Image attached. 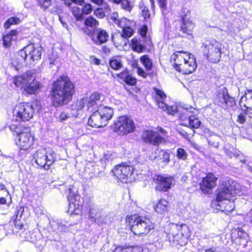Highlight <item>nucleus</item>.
I'll list each match as a JSON object with an SVG mask.
<instances>
[{"mask_svg": "<svg viewBox=\"0 0 252 252\" xmlns=\"http://www.w3.org/2000/svg\"><path fill=\"white\" fill-rule=\"evenodd\" d=\"M74 85L66 75L60 76L52 84L51 95L53 104L59 107L69 102L74 94Z\"/></svg>", "mask_w": 252, "mask_h": 252, "instance_id": "nucleus-1", "label": "nucleus"}, {"mask_svg": "<svg viewBox=\"0 0 252 252\" xmlns=\"http://www.w3.org/2000/svg\"><path fill=\"white\" fill-rule=\"evenodd\" d=\"M171 60L174 61L173 66L175 69L183 74L191 73L197 67L194 55L183 51L175 52L171 56Z\"/></svg>", "mask_w": 252, "mask_h": 252, "instance_id": "nucleus-2", "label": "nucleus"}, {"mask_svg": "<svg viewBox=\"0 0 252 252\" xmlns=\"http://www.w3.org/2000/svg\"><path fill=\"white\" fill-rule=\"evenodd\" d=\"M166 238L172 246L182 245V243L190 236L189 227L185 224L171 223L168 225L166 231Z\"/></svg>", "mask_w": 252, "mask_h": 252, "instance_id": "nucleus-3", "label": "nucleus"}, {"mask_svg": "<svg viewBox=\"0 0 252 252\" xmlns=\"http://www.w3.org/2000/svg\"><path fill=\"white\" fill-rule=\"evenodd\" d=\"M131 231L136 235H147L155 228V225L147 217L131 215L128 218Z\"/></svg>", "mask_w": 252, "mask_h": 252, "instance_id": "nucleus-4", "label": "nucleus"}, {"mask_svg": "<svg viewBox=\"0 0 252 252\" xmlns=\"http://www.w3.org/2000/svg\"><path fill=\"white\" fill-rule=\"evenodd\" d=\"M113 114L114 111L111 107H99L90 116L88 124L94 127L105 126L107 125L108 122L112 119Z\"/></svg>", "mask_w": 252, "mask_h": 252, "instance_id": "nucleus-5", "label": "nucleus"}, {"mask_svg": "<svg viewBox=\"0 0 252 252\" xmlns=\"http://www.w3.org/2000/svg\"><path fill=\"white\" fill-rule=\"evenodd\" d=\"M33 157L35 163L39 167L48 170L56 161L57 154L52 149L45 148L37 150L33 154Z\"/></svg>", "mask_w": 252, "mask_h": 252, "instance_id": "nucleus-6", "label": "nucleus"}, {"mask_svg": "<svg viewBox=\"0 0 252 252\" xmlns=\"http://www.w3.org/2000/svg\"><path fill=\"white\" fill-rule=\"evenodd\" d=\"M112 128L118 135H126L135 131L136 127L131 118L127 116H121L115 121Z\"/></svg>", "mask_w": 252, "mask_h": 252, "instance_id": "nucleus-7", "label": "nucleus"}, {"mask_svg": "<svg viewBox=\"0 0 252 252\" xmlns=\"http://www.w3.org/2000/svg\"><path fill=\"white\" fill-rule=\"evenodd\" d=\"M221 44L216 40L206 41L202 46L203 54L212 63H218L221 55Z\"/></svg>", "mask_w": 252, "mask_h": 252, "instance_id": "nucleus-8", "label": "nucleus"}, {"mask_svg": "<svg viewBox=\"0 0 252 252\" xmlns=\"http://www.w3.org/2000/svg\"><path fill=\"white\" fill-rule=\"evenodd\" d=\"M239 187L238 184L232 182L229 186L218 189L216 199L212 202V207H215L223 202L232 199V196L240 193Z\"/></svg>", "mask_w": 252, "mask_h": 252, "instance_id": "nucleus-9", "label": "nucleus"}, {"mask_svg": "<svg viewBox=\"0 0 252 252\" xmlns=\"http://www.w3.org/2000/svg\"><path fill=\"white\" fill-rule=\"evenodd\" d=\"M41 47L35 48L33 44H31L19 51L18 60L21 62L29 61V63H32L41 58Z\"/></svg>", "mask_w": 252, "mask_h": 252, "instance_id": "nucleus-10", "label": "nucleus"}, {"mask_svg": "<svg viewBox=\"0 0 252 252\" xmlns=\"http://www.w3.org/2000/svg\"><path fill=\"white\" fill-rule=\"evenodd\" d=\"M68 199L69 202L68 212L71 215H78L81 212L82 204L81 197L78 194V190L74 186L68 189Z\"/></svg>", "mask_w": 252, "mask_h": 252, "instance_id": "nucleus-11", "label": "nucleus"}, {"mask_svg": "<svg viewBox=\"0 0 252 252\" xmlns=\"http://www.w3.org/2000/svg\"><path fill=\"white\" fill-rule=\"evenodd\" d=\"M153 181L157 184L156 189L164 192L167 191L175 184L174 178L167 175H155Z\"/></svg>", "mask_w": 252, "mask_h": 252, "instance_id": "nucleus-12", "label": "nucleus"}, {"mask_svg": "<svg viewBox=\"0 0 252 252\" xmlns=\"http://www.w3.org/2000/svg\"><path fill=\"white\" fill-rule=\"evenodd\" d=\"M83 31L96 45H100L106 43L109 39L108 32L105 30L101 28L95 29L94 31H91L88 28H85Z\"/></svg>", "mask_w": 252, "mask_h": 252, "instance_id": "nucleus-13", "label": "nucleus"}, {"mask_svg": "<svg viewBox=\"0 0 252 252\" xmlns=\"http://www.w3.org/2000/svg\"><path fill=\"white\" fill-rule=\"evenodd\" d=\"M13 114L23 121H29L33 116V108L29 104L20 103L15 108Z\"/></svg>", "mask_w": 252, "mask_h": 252, "instance_id": "nucleus-14", "label": "nucleus"}, {"mask_svg": "<svg viewBox=\"0 0 252 252\" xmlns=\"http://www.w3.org/2000/svg\"><path fill=\"white\" fill-rule=\"evenodd\" d=\"M114 175L122 182H127L128 178H131L134 172V168L126 163L116 165L112 170Z\"/></svg>", "mask_w": 252, "mask_h": 252, "instance_id": "nucleus-15", "label": "nucleus"}, {"mask_svg": "<svg viewBox=\"0 0 252 252\" xmlns=\"http://www.w3.org/2000/svg\"><path fill=\"white\" fill-rule=\"evenodd\" d=\"M18 141L16 144L21 150L29 149L33 143V137L32 136L30 127L23 129V131L17 136Z\"/></svg>", "mask_w": 252, "mask_h": 252, "instance_id": "nucleus-16", "label": "nucleus"}, {"mask_svg": "<svg viewBox=\"0 0 252 252\" xmlns=\"http://www.w3.org/2000/svg\"><path fill=\"white\" fill-rule=\"evenodd\" d=\"M141 138L145 143L154 146H158L165 142V139L163 137L153 130H144Z\"/></svg>", "mask_w": 252, "mask_h": 252, "instance_id": "nucleus-17", "label": "nucleus"}, {"mask_svg": "<svg viewBox=\"0 0 252 252\" xmlns=\"http://www.w3.org/2000/svg\"><path fill=\"white\" fill-rule=\"evenodd\" d=\"M216 99L221 105H224L226 107H231L235 104L234 98L229 96L225 87H223L219 90Z\"/></svg>", "mask_w": 252, "mask_h": 252, "instance_id": "nucleus-18", "label": "nucleus"}, {"mask_svg": "<svg viewBox=\"0 0 252 252\" xmlns=\"http://www.w3.org/2000/svg\"><path fill=\"white\" fill-rule=\"evenodd\" d=\"M33 75V71L32 70V73L30 77L31 78L30 79L26 81L25 85L21 87V88L23 89L24 92L27 94H35L40 89V84L38 81L34 78Z\"/></svg>", "mask_w": 252, "mask_h": 252, "instance_id": "nucleus-19", "label": "nucleus"}, {"mask_svg": "<svg viewBox=\"0 0 252 252\" xmlns=\"http://www.w3.org/2000/svg\"><path fill=\"white\" fill-rule=\"evenodd\" d=\"M241 109L252 114V90H247L239 101Z\"/></svg>", "mask_w": 252, "mask_h": 252, "instance_id": "nucleus-20", "label": "nucleus"}, {"mask_svg": "<svg viewBox=\"0 0 252 252\" xmlns=\"http://www.w3.org/2000/svg\"><path fill=\"white\" fill-rule=\"evenodd\" d=\"M217 178L212 174L209 173L206 177L202 179L200 183V188L205 193H209V191L216 186Z\"/></svg>", "mask_w": 252, "mask_h": 252, "instance_id": "nucleus-21", "label": "nucleus"}, {"mask_svg": "<svg viewBox=\"0 0 252 252\" xmlns=\"http://www.w3.org/2000/svg\"><path fill=\"white\" fill-rule=\"evenodd\" d=\"M103 98V96L100 94L94 93L92 94L89 98L87 99L88 110L91 112L98 108L97 106L100 103L101 98Z\"/></svg>", "mask_w": 252, "mask_h": 252, "instance_id": "nucleus-22", "label": "nucleus"}, {"mask_svg": "<svg viewBox=\"0 0 252 252\" xmlns=\"http://www.w3.org/2000/svg\"><path fill=\"white\" fill-rule=\"evenodd\" d=\"M87 100V99L83 98L80 100H77L70 105V111L73 116L78 117L82 114L83 108Z\"/></svg>", "mask_w": 252, "mask_h": 252, "instance_id": "nucleus-23", "label": "nucleus"}, {"mask_svg": "<svg viewBox=\"0 0 252 252\" xmlns=\"http://www.w3.org/2000/svg\"><path fill=\"white\" fill-rule=\"evenodd\" d=\"M51 228L53 231L58 232L66 231L70 224L66 221H63L61 220H53L49 221Z\"/></svg>", "mask_w": 252, "mask_h": 252, "instance_id": "nucleus-24", "label": "nucleus"}, {"mask_svg": "<svg viewBox=\"0 0 252 252\" xmlns=\"http://www.w3.org/2000/svg\"><path fill=\"white\" fill-rule=\"evenodd\" d=\"M179 118L183 122L184 124H187L188 121H189L190 117L193 114H197L198 110L192 107H183V110L180 112Z\"/></svg>", "mask_w": 252, "mask_h": 252, "instance_id": "nucleus-25", "label": "nucleus"}, {"mask_svg": "<svg viewBox=\"0 0 252 252\" xmlns=\"http://www.w3.org/2000/svg\"><path fill=\"white\" fill-rule=\"evenodd\" d=\"M194 25L193 23L186 16L182 18V24L181 26V30L188 35L191 34L192 31L194 29Z\"/></svg>", "mask_w": 252, "mask_h": 252, "instance_id": "nucleus-26", "label": "nucleus"}, {"mask_svg": "<svg viewBox=\"0 0 252 252\" xmlns=\"http://www.w3.org/2000/svg\"><path fill=\"white\" fill-rule=\"evenodd\" d=\"M32 73V70H29L21 76L15 77L13 79V84H15L16 87H21L25 85L26 81L30 79L31 78L29 77H30Z\"/></svg>", "mask_w": 252, "mask_h": 252, "instance_id": "nucleus-27", "label": "nucleus"}, {"mask_svg": "<svg viewBox=\"0 0 252 252\" xmlns=\"http://www.w3.org/2000/svg\"><path fill=\"white\" fill-rule=\"evenodd\" d=\"M17 32L16 30H12L10 33L4 35L3 37V44L6 48L11 46V42L17 39Z\"/></svg>", "mask_w": 252, "mask_h": 252, "instance_id": "nucleus-28", "label": "nucleus"}, {"mask_svg": "<svg viewBox=\"0 0 252 252\" xmlns=\"http://www.w3.org/2000/svg\"><path fill=\"white\" fill-rule=\"evenodd\" d=\"M215 208L221 211L231 212L234 209L235 205L234 201H232L231 199H229L218 205Z\"/></svg>", "mask_w": 252, "mask_h": 252, "instance_id": "nucleus-29", "label": "nucleus"}, {"mask_svg": "<svg viewBox=\"0 0 252 252\" xmlns=\"http://www.w3.org/2000/svg\"><path fill=\"white\" fill-rule=\"evenodd\" d=\"M169 203L164 199L160 200L155 207V211L159 214H164L168 211Z\"/></svg>", "mask_w": 252, "mask_h": 252, "instance_id": "nucleus-30", "label": "nucleus"}, {"mask_svg": "<svg viewBox=\"0 0 252 252\" xmlns=\"http://www.w3.org/2000/svg\"><path fill=\"white\" fill-rule=\"evenodd\" d=\"M131 46L132 50L138 53H142L146 49V47L141 43V41L135 38L131 40Z\"/></svg>", "mask_w": 252, "mask_h": 252, "instance_id": "nucleus-31", "label": "nucleus"}, {"mask_svg": "<svg viewBox=\"0 0 252 252\" xmlns=\"http://www.w3.org/2000/svg\"><path fill=\"white\" fill-rule=\"evenodd\" d=\"M156 161H161L167 165L170 162V154L164 150H160L158 156L155 158Z\"/></svg>", "mask_w": 252, "mask_h": 252, "instance_id": "nucleus-32", "label": "nucleus"}, {"mask_svg": "<svg viewBox=\"0 0 252 252\" xmlns=\"http://www.w3.org/2000/svg\"><path fill=\"white\" fill-rule=\"evenodd\" d=\"M85 24L86 28L91 31H94L95 29H98L99 22L92 16H90L85 20Z\"/></svg>", "mask_w": 252, "mask_h": 252, "instance_id": "nucleus-33", "label": "nucleus"}, {"mask_svg": "<svg viewBox=\"0 0 252 252\" xmlns=\"http://www.w3.org/2000/svg\"><path fill=\"white\" fill-rule=\"evenodd\" d=\"M197 114H193L189 121H188L187 124H184V126H189L192 128H198L201 124V121L196 117Z\"/></svg>", "mask_w": 252, "mask_h": 252, "instance_id": "nucleus-34", "label": "nucleus"}, {"mask_svg": "<svg viewBox=\"0 0 252 252\" xmlns=\"http://www.w3.org/2000/svg\"><path fill=\"white\" fill-rule=\"evenodd\" d=\"M92 213L90 212V216L92 218V220L97 223L98 225H101L102 223H106L107 222V217L104 215H101L99 213L95 214V217L92 216Z\"/></svg>", "mask_w": 252, "mask_h": 252, "instance_id": "nucleus-35", "label": "nucleus"}, {"mask_svg": "<svg viewBox=\"0 0 252 252\" xmlns=\"http://www.w3.org/2000/svg\"><path fill=\"white\" fill-rule=\"evenodd\" d=\"M110 66L115 70H118L122 67V62L120 57L115 56L113 57L109 61Z\"/></svg>", "mask_w": 252, "mask_h": 252, "instance_id": "nucleus-36", "label": "nucleus"}, {"mask_svg": "<svg viewBox=\"0 0 252 252\" xmlns=\"http://www.w3.org/2000/svg\"><path fill=\"white\" fill-rule=\"evenodd\" d=\"M140 61L143 63L147 70L149 71L151 70L153 66V63L147 55L141 56L140 58Z\"/></svg>", "mask_w": 252, "mask_h": 252, "instance_id": "nucleus-37", "label": "nucleus"}, {"mask_svg": "<svg viewBox=\"0 0 252 252\" xmlns=\"http://www.w3.org/2000/svg\"><path fill=\"white\" fill-rule=\"evenodd\" d=\"M21 20L19 18L12 17L9 18L4 24L5 29H9L11 25L18 24Z\"/></svg>", "mask_w": 252, "mask_h": 252, "instance_id": "nucleus-38", "label": "nucleus"}, {"mask_svg": "<svg viewBox=\"0 0 252 252\" xmlns=\"http://www.w3.org/2000/svg\"><path fill=\"white\" fill-rule=\"evenodd\" d=\"M71 12L73 16L78 21H81L83 18V14L82 10L80 8L74 6L72 8Z\"/></svg>", "mask_w": 252, "mask_h": 252, "instance_id": "nucleus-39", "label": "nucleus"}, {"mask_svg": "<svg viewBox=\"0 0 252 252\" xmlns=\"http://www.w3.org/2000/svg\"><path fill=\"white\" fill-rule=\"evenodd\" d=\"M154 90L156 93V101H164L166 98L165 94L162 90L159 89L155 88Z\"/></svg>", "mask_w": 252, "mask_h": 252, "instance_id": "nucleus-40", "label": "nucleus"}, {"mask_svg": "<svg viewBox=\"0 0 252 252\" xmlns=\"http://www.w3.org/2000/svg\"><path fill=\"white\" fill-rule=\"evenodd\" d=\"M27 127L22 126H16L15 125H11L9 126V128L13 134H16L17 136L23 131L24 128Z\"/></svg>", "mask_w": 252, "mask_h": 252, "instance_id": "nucleus-41", "label": "nucleus"}, {"mask_svg": "<svg viewBox=\"0 0 252 252\" xmlns=\"http://www.w3.org/2000/svg\"><path fill=\"white\" fill-rule=\"evenodd\" d=\"M51 0H37L38 5L44 10L47 9L51 6Z\"/></svg>", "mask_w": 252, "mask_h": 252, "instance_id": "nucleus-42", "label": "nucleus"}, {"mask_svg": "<svg viewBox=\"0 0 252 252\" xmlns=\"http://www.w3.org/2000/svg\"><path fill=\"white\" fill-rule=\"evenodd\" d=\"M188 155L187 152L184 149L180 148L177 150L176 157L178 159L186 160Z\"/></svg>", "mask_w": 252, "mask_h": 252, "instance_id": "nucleus-43", "label": "nucleus"}, {"mask_svg": "<svg viewBox=\"0 0 252 252\" xmlns=\"http://www.w3.org/2000/svg\"><path fill=\"white\" fill-rule=\"evenodd\" d=\"M113 252H133L132 248L128 246H117Z\"/></svg>", "mask_w": 252, "mask_h": 252, "instance_id": "nucleus-44", "label": "nucleus"}, {"mask_svg": "<svg viewBox=\"0 0 252 252\" xmlns=\"http://www.w3.org/2000/svg\"><path fill=\"white\" fill-rule=\"evenodd\" d=\"M133 33L132 29L129 26V25L123 29V33L122 36L125 38L130 37Z\"/></svg>", "mask_w": 252, "mask_h": 252, "instance_id": "nucleus-45", "label": "nucleus"}, {"mask_svg": "<svg viewBox=\"0 0 252 252\" xmlns=\"http://www.w3.org/2000/svg\"><path fill=\"white\" fill-rule=\"evenodd\" d=\"M129 24V20L126 18H123L121 19H119L117 23H116V25L119 27L122 28L123 29L125 27L128 26Z\"/></svg>", "mask_w": 252, "mask_h": 252, "instance_id": "nucleus-46", "label": "nucleus"}, {"mask_svg": "<svg viewBox=\"0 0 252 252\" xmlns=\"http://www.w3.org/2000/svg\"><path fill=\"white\" fill-rule=\"evenodd\" d=\"M121 3V7L127 11L130 12L132 8V6L130 5V2L128 0H122Z\"/></svg>", "mask_w": 252, "mask_h": 252, "instance_id": "nucleus-47", "label": "nucleus"}, {"mask_svg": "<svg viewBox=\"0 0 252 252\" xmlns=\"http://www.w3.org/2000/svg\"><path fill=\"white\" fill-rule=\"evenodd\" d=\"M92 6L90 3L86 4L82 9L83 14H89L92 11Z\"/></svg>", "mask_w": 252, "mask_h": 252, "instance_id": "nucleus-48", "label": "nucleus"}, {"mask_svg": "<svg viewBox=\"0 0 252 252\" xmlns=\"http://www.w3.org/2000/svg\"><path fill=\"white\" fill-rule=\"evenodd\" d=\"M236 231L237 232L238 238L245 239L248 236L247 233L241 228H237Z\"/></svg>", "mask_w": 252, "mask_h": 252, "instance_id": "nucleus-49", "label": "nucleus"}, {"mask_svg": "<svg viewBox=\"0 0 252 252\" xmlns=\"http://www.w3.org/2000/svg\"><path fill=\"white\" fill-rule=\"evenodd\" d=\"M94 14L96 17L99 18H102L105 16V13L103 9L101 8H97L94 11Z\"/></svg>", "mask_w": 252, "mask_h": 252, "instance_id": "nucleus-50", "label": "nucleus"}, {"mask_svg": "<svg viewBox=\"0 0 252 252\" xmlns=\"http://www.w3.org/2000/svg\"><path fill=\"white\" fill-rule=\"evenodd\" d=\"M127 84L130 85H134L136 82V79L134 78H133L129 74L128 75V77L124 81Z\"/></svg>", "mask_w": 252, "mask_h": 252, "instance_id": "nucleus-51", "label": "nucleus"}, {"mask_svg": "<svg viewBox=\"0 0 252 252\" xmlns=\"http://www.w3.org/2000/svg\"><path fill=\"white\" fill-rule=\"evenodd\" d=\"M129 72L126 69L125 71L117 74V76L120 78V79H122L124 81L125 80L126 78V77H128V75L129 74Z\"/></svg>", "mask_w": 252, "mask_h": 252, "instance_id": "nucleus-52", "label": "nucleus"}, {"mask_svg": "<svg viewBox=\"0 0 252 252\" xmlns=\"http://www.w3.org/2000/svg\"><path fill=\"white\" fill-rule=\"evenodd\" d=\"M142 16L144 19H147L150 17V14L148 8L146 7H144L142 10Z\"/></svg>", "mask_w": 252, "mask_h": 252, "instance_id": "nucleus-53", "label": "nucleus"}, {"mask_svg": "<svg viewBox=\"0 0 252 252\" xmlns=\"http://www.w3.org/2000/svg\"><path fill=\"white\" fill-rule=\"evenodd\" d=\"M156 102H157L158 106L159 108L162 109L164 111L166 110H168V111H170V110L168 109L167 104L164 102V101H159Z\"/></svg>", "mask_w": 252, "mask_h": 252, "instance_id": "nucleus-54", "label": "nucleus"}, {"mask_svg": "<svg viewBox=\"0 0 252 252\" xmlns=\"http://www.w3.org/2000/svg\"><path fill=\"white\" fill-rule=\"evenodd\" d=\"M14 225L16 228L19 229H22L23 227V223H21L20 219H15Z\"/></svg>", "mask_w": 252, "mask_h": 252, "instance_id": "nucleus-55", "label": "nucleus"}, {"mask_svg": "<svg viewBox=\"0 0 252 252\" xmlns=\"http://www.w3.org/2000/svg\"><path fill=\"white\" fill-rule=\"evenodd\" d=\"M69 117V115L65 113H62L59 117V120L60 122H63L66 120Z\"/></svg>", "mask_w": 252, "mask_h": 252, "instance_id": "nucleus-56", "label": "nucleus"}, {"mask_svg": "<svg viewBox=\"0 0 252 252\" xmlns=\"http://www.w3.org/2000/svg\"><path fill=\"white\" fill-rule=\"evenodd\" d=\"M24 212V208L23 207H20L19 209L17 210L16 214L15 219H20L22 217Z\"/></svg>", "mask_w": 252, "mask_h": 252, "instance_id": "nucleus-57", "label": "nucleus"}, {"mask_svg": "<svg viewBox=\"0 0 252 252\" xmlns=\"http://www.w3.org/2000/svg\"><path fill=\"white\" fill-rule=\"evenodd\" d=\"M207 141L210 145H212L214 147L218 148L219 146V142L217 141L214 140L211 138L207 139Z\"/></svg>", "mask_w": 252, "mask_h": 252, "instance_id": "nucleus-58", "label": "nucleus"}, {"mask_svg": "<svg viewBox=\"0 0 252 252\" xmlns=\"http://www.w3.org/2000/svg\"><path fill=\"white\" fill-rule=\"evenodd\" d=\"M226 154L230 158H232L233 157H238L239 155V152L235 150H233V151H228Z\"/></svg>", "mask_w": 252, "mask_h": 252, "instance_id": "nucleus-59", "label": "nucleus"}, {"mask_svg": "<svg viewBox=\"0 0 252 252\" xmlns=\"http://www.w3.org/2000/svg\"><path fill=\"white\" fill-rule=\"evenodd\" d=\"M137 73L139 75L141 76L144 78H146L148 75V74L141 67L137 68Z\"/></svg>", "mask_w": 252, "mask_h": 252, "instance_id": "nucleus-60", "label": "nucleus"}, {"mask_svg": "<svg viewBox=\"0 0 252 252\" xmlns=\"http://www.w3.org/2000/svg\"><path fill=\"white\" fill-rule=\"evenodd\" d=\"M110 19L112 20L113 23L116 25L117 21L119 20L118 13H113L110 16Z\"/></svg>", "mask_w": 252, "mask_h": 252, "instance_id": "nucleus-61", "label": "nucleus"}, {"mask_svg": "<svg viewBox=\"0 0 252 252\" xmlns=\"http://www.w3.org/2000/svg\"><path fill=\"white\" fill-rule=\"evenodd\" d=\"M159 6L163 10H166L167 7V0H158Z\"/></svg>", "mask_w": 252, "mask_h": 252, "instance_id": "nucleus-62", "label": "nucleus"}, {"mask_svg": "<svg viewBox=\"0 0 252 252\" xmlns=\"http://www.w3.org/2000/svg\"><path fill=\"white\" fill-rule=\"evenodd\" d=\"M246 120V115L244 114H240L238 117V122L241 124H243Z\"/></svg>", "mask_w": 252, "mask_h": 252, "instance_id": "nucleus-63", "label": "nucleus"}, {"mask_svg": "<svg viewBox=\"0 0 252 252\" xmlns=\"http://www.w3.org/2000/svg\"><path fill=\"white\" fill-rule=\"evenodd\" d=\"M91 2L96 4L98 6H101L105 2L104 0H90Z\"/></svg>", "mask_w": 252, "mask_h": 252, "instance_id": "nucleus-64", "label": "nucleus"}]
</instances>
